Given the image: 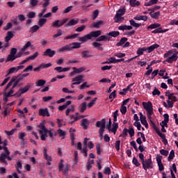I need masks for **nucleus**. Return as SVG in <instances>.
I'll return each mask as SVG.
<instances>
[{"label":"nucleus","instance_id":"nucleus-1","mask_svg":"<svg viewBox=\"0 0 178 178\" xmlns=\"http://www.w3.org/2000/svg\"><path fill=\"white\" fill-rule=\"evenodd\" d=\"M16 86H17V82H15V80L13 79L10 81L6 85V88L3 90L4 102H8V98H9V97H13V95L20 97L22 94L27 92V91H29L31 88V86L28 83L24 88H20L16 94L13 95L15 93V88H16Z\"/></svg>","mask_w":178,"mask_h":178},{"label":"nucleus","instance_id":"nucleus-2","mask_svg":"<svg viewBox=\"0 0 178 178\" xmlns=\"http://www.w3.org/2000/svg\"><path fill=\"white\" fill-rule=\"evenodd\" d=\"M39 129H40L39 130V134L42 141H45L47 137H54V132H52V131L47 130V128H45L44 122L39 124Z\"/></svg>","mask_w":178,"mask_h":178},{"label":"nucleus","instance_id":"nucleus-3","mask_svg":"<svg viewBox=\"0 0 178 178\" xmlns=\"http://www.w3.org/2000/svg\"><path fill=\"white\" fill-rule=\"evenodd\" d=\"M101 34V31H92L90 33L83 35V37L79 38V41L82 43L87 42L88 40H92V38H97V37H99Z\"/></svg>","mask_w":178,"mask_h":178},{"label":"nucleus","instance_id":"nucleus-4","mask_svg":"<svg viewBox=\"0 0 178 178\" xmlns=\"http://www.w3.org/2000/svg\"><path fill=\"white\" fill-rule=\"evenodd\" d=\"M172 51H168V52H166L165 54H164L163 55V58H168L165 60L163 61V63H165V62H168V63H172V62H176V60H177L178 58V53H174Z\"/></svg>","mask_w":178,"mask_h":178},{"label":"nucleus","instance_id":"nucleus-5","mask_svg":"<svg viewBox=\"0 0 178 178\" xmlns=\"http://www.w3.org/2000/svg\"><path fill=\"white\" fill-rule=\"evenodd\" d=\"M1 149H3L4 151V153H2L0 156L1 162H3V163H6V159H8V161H12V158L9 156V155H10V152H9L8 147H2V146L0 145V151Z\"/></svg>","mask_w":178,"mask_h":178},{"label":"nucleus","instance_id":"nucleus-6","mask_svg":"<svg viewBox=\"0 0 178 178\" xmlns=\"http://www.w3.org/2000/svg\"><path fill=\"white\" fill-rule=\"evenodd\" d=\"M126 13V10L124 9H120L117 11V13L115 17V20L116 23H122L124 20V18L122 17L123 15Z\"/></svg>","mask_w":178,"mask_h":178},{"label":"nucleus","instance_id":"nucleus-7","mask_svg":"<svg viewBox=\"0 0 178 178\" xmlns=\"http://www.w3.org/2000/svg\"><path fill=\"white\" fill-rule=\"evenodd\" d=\"M58 170L59 172H62L64 175L67 173V171L69 170V165H63V159L60 160V163H58Z\"/></svg>","mask_w":178,"mask_h":178},{"label":"nucleus","instance_id":"nucleus-8","mask_svg":"<svg viewBox=\"0 0 178 178\" xmlns=\"http://www.w3.org/2000/svg\"><path fill=\"white\" fill-rule=\"evenodd\" d=\"M106 124L105 119H102L101 121L96 122V127H100L99 133H104L105 131Z\"/></svg>","mask_w":178,"mask_h":178},{"label":"nucleus","instance_id":"nucleus-9","mask_svg":"<svg viewBox=\"0 0 178 178\" xmlns=\"http://www.w3.org/2000/svg\"><path fill=\"white\" fill-rule=\"evenodd\" d=\"M142 165L145 170H147V169H152V168H154V165H152V160L151 159H148L147 160L142 162Z\"/></svg>","mask_w":178,"mask_h":178},{"label":"nucleus","instance_id":"nucleus-10","mask_svg":"<svg viewBox=\"0 0 178 178\" xmlns=\"http://www.w3.org/2000/svg\"><path fill=\"white\" fill-rule=\"evenodd\" d=\"M143 106L144 109H145V111H147V113L149 112H154V108L152 106V103L151 102H143Z\"/></svg>","mask_w":178,"mask_h":178},{"label":"nucleus","instance_id":"nucleus-11","mask_svg":"<svg viewBox=\"0 0 178 178\" xmlns=\"http://www.w3.org/2000/svg\"><path fill=\"white\" fill-rule=\"evenodd\" d=\"M47 152V148L44 147L43 149V156L47 161V165H48V166H51V162H52V157L51 156H48Z\"/></svg>","mask_w":178,"mask_h":178},{"label":"nucleus","instance_id":"nucleus-12","mask_svg":"<svg viewBox=\"0 0 178 178\" xmlns=\"http://www.w3.org/2000/svg\"><path fill=\"white\" fill-rule=\"evenodd\" d=\"M83 79H84V75H78L72 79L73 84L79 86L83 83Z\"/></svg>","mask_w":178,"mask_h":178},{"label":"nucleus","instance_id":"nucleus-13","mask_svg":"<svg viewBox=\"0 0 178 178\" xmlns=\"http://www.w3.org/2000/svg\"><path fill=\"white\" fill-rule=\"evenodd\" d=\"M39 116H43L45 118V116H47V118H49L51 115L49 114V111H48V108H40L38 112Z\"/></svg>","mask_w":178,"mask_h":178},{"label":"nucleus","instance_id":"nucleus-14","mask_svg":"<svg viewBox=\"0 0 178 178\" xmlns=\"http://www.w3.org/2000/svg\"><path fill=\"white\" fill-rule=\"evenodd\" d=\"M55 54H56V51L51 49H47L44 51L43 55L44 56H49V58H52L55 55Z\"/></svg>","mask_w":178,"mask_h":178},{"label":"nucleus","instance_id":"nucleus-15","mask_svg":"<svg viewBox=\"0 0 178 178\" xmlns=\"http://www.w3.org/2000/svg\"><path fill=\"white\" fill-rule=\"evenodd\" d=\"M70 51H72V48H70V44H66V45L57 49V51L59 54H63V52Z\"/></svg>","mask_w":178,"mask_h":178},{"label":"nucleus","instance_id":"nucleus-16","mask_svg":"<svg viewBox=\"0 0 178 178\" xmlns=\"http://www.w3.org/2000/svg\"><path fill=\"white\" fill-rule=\"evenodd\" d=\"M140 119L142 124H143V126H145L146 129H148V122H147V118L145 115H143V113H140Z\"/></svg>","mask_w":178,"mask_h":178},{"label":"nucleus","instance_id":"nucleus-17","mask_svg":"<svg viewBox=\"0 0 178 178\" xmlns=\"http://www.w3.org/2000/svg\"><path fill=\"white\" fill-rule=\"evenodd\" d=\"M79 23V19H72L67 24L65 25V27H70L72 26H76Z\"/></svg>","mask_w":178,"mask_h":178},{"label":"nucleus","instance_id":"nucleus-18","mask_svg":"<svg viewBox=\"0 0 178 178\" xmlns=\"http://www.w3.org/2000/svg\"><path fill=\"white\" fill-rule=\"evenodd\" d=\"M81 126H82V127H83V129H84V130H87L88 129V126H90V122L88 121V120L87 118H85V119L82 120Z\"/></svg>","mask_w":178,"mask_h":178},{"label":"nucleus","instance_id":"nucleus-19","mask_svg":"<svg viewBox=\"0 0 178 178\" xmlns=\"http://www.w3.org/2000/svg\"><path fill=\"white\" fill-rule=\"evenodd\" d=\"M157 48H159V44H154L149 46V47H147L146 51H147L148 54H151V52H152L154 50L156 49Z\"/></svg>","mask_w":178,"mask_h":178},{"label":"nucleus","instance_id":"nucleus-20","mask_svg":"<svg viewBox=\"0 0 178 178\" xmlns=\"http://www.w3.org/2000/svg\"><path fill=\"white\" fill-rule=\"evenodd\" d=\"M33 45L31 44V42L28 41L21 49V51L22 52H25L29 49V48H33Z\"/></svg>","mask_w":178,"mask_h":178},{"label":"nucleus","instance_id":"nucleus-21","mask_svg":"<svg viewBox=\"0 0 178 178\" xmlns=\"http://www.w3.org/2000/svg\"><path fill=\"white\" fill-rule=\"evenodd\" d=\"M27 136V134L24 132H19L18 134V138L19 140H21V143L24 145L25 144V139L24 137H26Z\"/></svg>","mask_w":178,"mask_h":178},{"label":"nucleus","instance_id":"nucleus-22","mask_svg":"<svg viewBox=\"0 0 178 178\" xmlns=\"http://www.w3.org/2000/svg\"><path fill=\"white\" fill-rule=\"evenodd\" d=\"M70 45L71 51L73 49H77L79 48H81V43L77 42H72L70 44Z\"/></svg>","mask_w":178,"mask_h":178},{"label":"nucleus","instance_id":"nucleus-23","mask_svg":"<svg viewBox=\"0 0 178 178\" xmlns=\"http://www.w3.org/2000/svg\"><path fill=\"white\" fill-rule=\"evenodd\" d=\"M13 37H15V35L13 34V33H12V31H8L7 33V35L5 38V42H9L10 40L13 38Z\"/></svg>","mask_w":178,"mask_h":178},{"label":"nucleus","instance_id":"nucleus-24","mask_svg":"<svg viewBox=\"0 0 178 178\" xmlns=\"http://www.w3.org/2000/svg\"><path fill=\"white\" fill-rule=\"evenodd\" d=\"M81 58L83 59H87V58H91V54H90V51L85 50L81 53Z\"/></svg>","mask_w":178,"mask_h":178},{"label":"nucleus","instance_id":"nucleus-25","mask_svg":"<svg viewBox=\"0 0 178 178\" xmlns=\"http://www.w3.org/2000/svg\"><path fill=\"white\" fill-rule=\"evenodd\" d=\"M92 47L94 48H97V49H99V51H104V47H102V44L97 42H93L92 43Z\"/></svg>","mask_w":178,"mask_h":178},{"label":"nucleus","instance_id":"nucleus-26","mask_svg":"<svg viewBox=\"0 0 178 178\" xmlns=\"http://www.w3.org/2000/svg\"><path fill=\"white\" fill-rule=\"evenodd\" d=\"M127 2H129L131 6L135 8V6H140V1L137 0H127Z\"/></svg>","mask_w":178,"mask_h":178},{"label":"nucleus","instance_id":"nucleus-27","mask_svg":"<svg viewBox=\"0 0 178 178\" xmlns=\"http://www.w3.org/2000/svg\"><path fill=\"white\" fill-rule=\"evenodd\" d=\"M111 40V38L104 35H101L99 38L96 39V41L99 42V41H109Z\"/></svg>","mask_w":178,"mask_h":178},{"label":"nucleus","instance_id":"nucleus-28","mask_svg":"<svg viewBox=\"0 0 178 178\" xmlns=\"http://www.w3.org/2000/svg\"><path fill=\"white\" fill-rule=\"evenodd\" d=\"M151 17H152V19H159V17L161 16V12L158 11L156 13H149Z\"/></svg>","mask_w":178,"mask_h":178},{"label":"nucleus","instance_id":"nucleus-29","mask_svg":"<svg viewBox=\"0 0 178 178\" xmlns=\"http://www.w3.org/2000/svg\"><path fill=\"white\" fill-rule=\"evenodd\" d=\"M47 83V81L44 79H39L35 82V86L36 87H42Z\"/></svg>","mask_w":178,"mask_h":178},{"label":"nucleus","instance_id":"nucleus-30","mask_svg":"<svg viewBox=\"0 0 178 178\" xmlns=\"http://www.w3.org/2000/svg\"><path fill=\"white\" fill-rule=\"evenodd\" d=\"M57 133L59 136V137L61 138V140H63V138H65V136H66V131L59 129L58 131H57Z\"/></svg>","mask_w":178,"mask_h":178},{"label":"nucleus","instance_id":"nucleus-31","mask_svg":"<svg viewBox=\"0 0 178 178\" xmlns=\"http://www.w3.org/2000/svg\"><path fill=\"white\" fill-rule=\"evenodd\" d=\"M135 20H143L144 22H147L148 20V17L146 15H140L134 17Z\"/></svg>","mask_w":178,"mask_h":178},{"label":"nucleus","instance_id":"nucleus-32","mask_svg":"<svg viewBox=\"0 0 178 178\" xmlns=\"http://www.w3.org/2000/svg\"><path fill=\"white\" fill-rule=\"evenodd\" d=\"M38 5V0H30L29 8H35Z\"/></svg>","mask_w":178,"mask_h":178},{"label":"nucleus","instance_id":"nucleus-33","mask_svg":"<svg viewBox=\"0 0 178 178\" xmlns=\"http://www.w3.org/2000/svg\"><path fill=\"white\" fill-rule=\"evenodd\" d=\"M158 0H150L145 3V6H152V5H156Z\"/></svg>","mask_w":178,"mask_h":178},{"label":"nucleus","instance_id":"nucleus-34","mask_svg":"<svg viewBox=\"0 0 178 178\" xmlns=\"http://www.w3.org/2000/svg\"><path fill=\"white\" fill-rule=\"evenodd\" d=\"M87 109V103L86 102H83L80 106H79V111L83 113L84 111Z\"/></svg>","mask_w":178,"mask_h":178},{"label":"nucleus","instance_id":"nucleus-35","mask_svg":"<svg viewBox=\"0 0 178 178\" xmlns=\"http://www.w3.org/2000/svg\"><path fill=\"white\" fill-rule=\"evenodd\" d=\"M45 23H47V19L45 18H40L38 22V24L39 27H42L44 24H45Z\"/></svg>","mask_w":178,"mask_h":178},{"label":"nucleus","instance_id":"nucleus-36","mask_svg":"<svg viewBox=\"0 0 178 178\" xmlns=\"http://www.w3.org/2000/svg\"><path fill=\"white\" fill-rule=\"evenodd\" d=\"M77 37H79V33H74V35L65 37L64 40H74V38H77Z\"/></svg>","mask_w":178,"mask_h":178},{"label":"nucleus","instance_id":"nucleus-37","mask_svg":"<svg viewBox=\"0 0 178 178\" xmlns=\"http://www.w3.org/2000/svg\"><path fill=\"white\" fill-rule=\"evenodd\" d=\"M129 23L131 26H133V27H136V29H138L141 26V24L136 23V21L134 19H131L129 21Z\"/></svg>","mask_w":178,"mask_h":178},{"label":"nucleus","instance_id":"nucleus-38","mask_svg":"<svg viewBox=\"0 0 178 178\" xmlns=\"http://www.w3.org/2000/svg\"><path fill=\"white\" fill-rule=\"evenodd\" d=\"M147 51V47H143V48H138L137 51V54L138 56H140V55H143L144 52Z\"/></svg>","mask_w":178,"mask_h":178},{"label":"nucleus","instance_id":"nucleus-39","mask_svg":"<svg viewBox=\"0 0 178 178\" xmlns=\"http://www.w3.org/2000/svg\"><path fill=\"white\" fill-rule=\"evenodd\" d=\"M118 127H119V126L118 125V123L113 122V127L111 129L112 133H113L114 134H116V131H118Z\"/></svg>","mask_w":178,"mask_h":178},{"label":"nucleus","instance_id":"nucleus-40","mask_svg":"<svg viewBox=\"0 0 178 178\" xmlns=\"http://www.w3.org/2000/svg\"><path fill=\"white\" fill-rule=\"evenodd\" d=\"M15 59H16V56L10 54L6 59V62H13Z\"/></svg>","mask_w":178,"mask_h":178},{"label":"nucleus","instance_id":"nucleus-41","mask_svg":"<svg viewBox=\"0 0 178 178\" xmlns=\"http://www.w3.org/2000/svg\"><path fill=\"white\" fill-rule=\"evenodd\" d=\"M127 133H129L130 137H134V134H136L133 127H130L129 130L127 129Z\"/></svg>","mask_w":178,"mask_h":178},{"label":"nucleus","instance_id":"nucleus-42","mask_svg":"<svg viewBox=\"0 0 178 178\" xmlns=\"http://www.w3.org/2000/svg\"><path fill=\"white\" fill-rule=\"evenodd\" d=\"M51 27H56V28L59 29V27H60V20L57 19V20L51 23Z\"/></svg>","mask_w":178,"mask_h":178},{"label":"nucleus","instance_id":"nucleus-43","mask_svg":"<svg viewBox=\"0 0 178 178\" xmlns=\"http://www.w3.org/2000/svg\"><path fill=\"white\" fill-rule=\"evenodd\" d=\"M72 69H73V70H75L76 73H83V72H84V70H86V68L83 67H81L80 68L74 67Z\"/></svg>","mask_w":178,"mask_h":178},{"label":"nucleus","instance_id":"nucleus-44","mask_svg":"<svg viewBox=\"0 0 178 178\" xmlns=\"http://www.w3.org/2000/svg\"><path fill=\"white\" fill-rule=\"evenodd\" d=\"M39 29H40V26L38 25H35L31 28L30 33H32L33 34L35 33L37 31H38Z\"/></svg>","mask_w":178,"mask_h":178},{"label":"nucleus","instance_id":"nucleus-45","mask_svg":"<svg viewBox=\"0 0 178 178\" xmlns=\"http://www.w3.org/2000/svg\"><path fill=\"white\" fill-rule=\"evenodd\" d=\"M107 34L108 35H111V37L116 38L120 34V33L119 31H112V32H109Z\"/></svg>","mask_w":178,"mask_h":178},{"label":"nucleus","instance_id":"nucleus-46","mask_svg":"<svg viewBox=\"0 0 178 178\" xmlns=\"http://www.w3.org/2000/svg\"><path fill=\"white\" fill-rule=\"evenodd\" d=\"M175 158V150H171L168 158V161L170 162Z\"/></svg>","mask_w":178,"mask_h":178},{"label":"nucleus","instance_id":"nucleus-47","mask_svg":"<svg viewBox=\"0 0 178 178\" xmlns=\"http://www.w3.org/2000/svg\"><path fill=\"white\" fill-rule=\"evenodd\" d=\"M37 56H38V51L35 52L33 55H31L27 58L29 60H34Z\"/></svg>","mask_w":178,"mask_h":178},{"label":"nucleus","instance_id":"nucleus-48","mask_svg":"<svg viewBox=\"0 0 178 178\" xmlns=\"http://www.w3.org/2000/svg\"><path fill=\"white\" fill-rule=\"evenodd\" d=\"M63 34V31L60 29L57 30V33L53 35V38H58Z\"/></svg>","mask_w":178,"mask_h":178},{"label":"nucleus","instance_id":"nucleus-49","mask_svg":"<svg viewBox=\"0 0 178 178\" xmlns=\"http://www.w3.org/2000/svg\"><path fill=\"white\" fill-rule=\"evenodd\" d=\"M158 27H161V24H158V23H155L153 24L149 25V26H147V29H158Z\"/></svg>","mask_w":178,"mask_h":178},{"label":"nucleus","instance_id":"nucleus-50","mask_svg":"<svg viewBox=\"0 0 178 178\" xmlns=\"http://www.w3.org/2000/svg\"><path fill=\"white\" fill-rule=\"evenodd\" d=\"M70 112H74V106H71L70 108H68L66 110V111H65L66 116H69V113H70Z\"/></svg>","mask_w":178,"mask_h":178},{"label":"nucleus","instance_id":"nucleus-51","mask_svg":"<svg viewBox=\"0 0 178 178\" xmlns=\"http://www.w3.org/2000/svg\"><path fill=\"white\" fill-rule=\"evenodd\" d=\"M86 25H82L78 28H76L75 29V31H76V33H81V31H84V30H86Z\"/></svg>","mask_w":178,"mask_h":178},{"label":"nucleus","instance_id":"nucleus-52","mask_svg":"<svg viewBox=\"0 0 178 178\" xmlns=\"http://www.w3.org/2000/svg\"><path fill=\"white\" fill-rule=\"evenodd\" d=\"M22 168H23V165H22V162L18 161L17 163V172H18V173L21 174L22 170H20L19 169H22Z\"/></svg>","mask_w":178,"mask_h":178},{"label":"nucleus","instance_id":"nucleus-53","mask_svg":"<svg viewBox=\"0 0 178 178\" xmlns=\"http://www.w3.org/2000/svg\"><path fill=\"white\" fill-rule=\"evenodd\" d=\"M116 63V58L115 57H111L110 58L108 59V60L105 63Z\"/></svg>","mask_w":178,"mask_h":178},{"label":"nucleus","instance_id":"nucleus-54","mask_svg":"<svg viewBox=\"0 0 178 178\" xmlns=\"http://www.w3.org/2000/svg\"><path fill=\"white\" fill-rule=\"evenodd\" d=\"M101 24H104L103 21H99V22H95L93 23V27H95V29H99V26H101Z\"/></svg>","mask_w":178,"mask_h":178},{"label":"nucleus","instance_id":"nucleus-55","mask_svg":"<svg viewBox=\"0 0 178 178\" xmlns=\"http://www.w3.org/2000/svg\"><path fill=\"white\" fill-rule=\"evenodd\" d=\"M120 112L122 115H126V112H127V107H126V106L122 105L120 108Z\"/></svg>","mask_w":178,"mask_h":178},{"label":"nucleus","instance_id":"nucleus-56","mask_svg":"<svg viewBox=\"0 0 178 178\" xmlns=\"http://www.w3.org/2000/svg\"><path fill=\"white\" fill-rule=\"evenodd\" d=\"M126 41H127V38H122L120 42L117 43V47H120V45H123V44H124V42H126Z\"/></svg>","mask_w":178,"mask_h":178},{"label":"nucleus","instance_id":"nucleus-57","mask_svg":"<svg viewBox=\"0 0 178 178\" xmlns=\"http://www.w3.org/2000/svg\"><path fill=\"white\" fill-rule=\"evenodd\" d=\"M26 16H27V17H29V19H34V17H35V12H29L27 13Z\"/></svg>","mask_w":178,"mask_h":178},{"label":"nucleus","instance_id":"nucleus-58","mask_svg":"<svg viewBox=\"0 0 178 178\" xmlns=\"http://www.w3.org/2000/svg\"><path fill=\"white\" fill-rule=\"evenodd\" d=\"M51 66H52V64L51 63H49L47 64H44V63L40 64V67H42V69H47L48 67H51Z\"/></svg>","mask_w":178,"mask_h":178},{"label":"nucleus","instance_id":"nucleus-59","mask_svg":"<svg viewBox=\"0 0 178 178\" xmlns=\"http://www.w3.org/2000/svg\"><path fill=\"white\" fill-rule=\"evenodd\" d=\"M63 92H65L66 94H73L74 92V90H70L67 88H63L62 89Z\"/></svg>","mask_w":178,"mask_h":178},{"label":"nucleus","instance_id":"nucleus-60","mask_svg":"<svg viewBox=\"0 0 178 178\" xmlns=\"http://www.w3.org/2000/svg\"><path fill=\"white\" fill-rule=\"evenodd\" d=\"M96 102H97V97H95L89 104H88L87 105L88 108H92V106H94V104H95Z\"/></svg>","mask_w":178,"mask_h":178},{"label":"nucleus","instance_id":"nucleus-61","mask_svg":"<svg viewBox=\"0 0 178 178\" xmlns=\"http://www.w3.org/2000/svg\"><path fill=\"white\" fill-rule=\"evenodd\" d=\"M108 98L109 99H115V98H116V90L112 92L109 95Z\"/></svg>","mask_w":178,"mask_h":178},{"label":"nucleus","instance_id":"nucleus-62","mask_svg":"<svg viewBox=\"0 0 178 178\" xmlns=\"http://www.w3.org/2000/svg\"><path fill=\"white\" fill-rule=\"evenodd\" d=\"M15 72H17V69L16 68V67H13L12 68H10L9 70H8V74H12V73H15Z\"/></svg>","mask_w":178,"mask_h":178},{"label":"nucleus","instance_id":"nucleus-63","mask_svg":"<svg viewBox=\"0 0 178 178\" xmlns=\"http://www.w3.org/2000/svg\"><path fill=\"white\" fill-rule=\"evenodd\" d=\"M134 126H135V127H137L138 130H141V123L138 122H135L134 123Z\"/></svg>","mask_w":178,"mask_h":178},{"label":"nucleus","instance_id":"nucleus-64","mask_svg":"<svg viewBox=\"0 0 178 178\" xmlns=\"http://www.w3.org/2000/svg\"><path fill=\"white\" fill-rule=\"evenodd\" d=\"M152 95H161V91L158 90L157 88H156L152 92Z\"/></svg>","mask_w":178,"mask_h":178}]
</instances>
